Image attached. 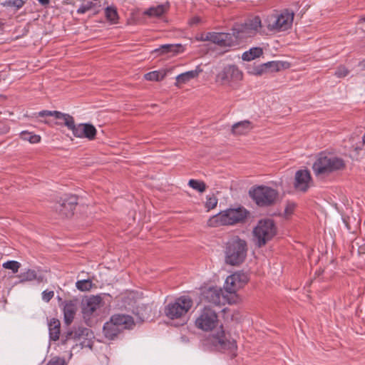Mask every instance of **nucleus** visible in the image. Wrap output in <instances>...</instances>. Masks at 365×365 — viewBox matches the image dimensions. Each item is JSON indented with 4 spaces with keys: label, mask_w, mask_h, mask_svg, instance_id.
I'll return each mask as SVG.
<instances>
[{
    "label": "nucleus",
    "mask_w": 365,
    "mask_h": 365,
    "mask_svg": "<svg viewBox=\"0 0 365 365\" xmlns=\"http://www.w3.org/2000/svg\"><path fill=\"white\" fill-rule=\"evenodd\" d=\"M49 336L53 341L59 339L60 335V322L58 319H53L48 324Z\"/></svg>",
    "instance_id": "obj_26"
},
{
    "label": "nucleus",
    "mask_w": 365,
    "mask_h": 365,
    "mask_svg": "<svg viewBox=\"0 0 365 365\" xmlns=\"http://www.w3.org/2000/svg\"><path fill=\"white\" fill-rule=\"evenodd\" d=\"M106 16L108 21L112 23H116L118 19V14L116 10L113 7H107L106 9Z\"/></svg>",
    "instance_id": "obj_36"
},
{
    "label": "nucleus",
    "mask_w": 365,
    "mask_h": 365,
    "mask_svg": "<svg viewBox=\"0 0 365 365\" xmlns=\"http://www.w3.org/2000/svg\"><path fill=\"white\" fill-rule=\"evenodd\" d=\"M77 311L76 304L73 301L66 302L63 306V316L66 324H70Z\"/></svg>",
    "instance_id": "obj_21"
},
{
    "label": "nucleus",
    "mask_w": 365,
    "mask_h": 365,
    "mask_svg": "<svg viewBox=\"0 0 365 365\" xmlns=\"http://www.w3.org/2000/svg\"><path fill=\"white\" fill-rule=\"evenodd\" d=\"M77 203V197L76 195L66 196L61 200V202L56 209L63 216L68 217L73 214V210Z\"/></svg>",
    "instance_id": "obj_18"
},
{
    "label": "nucleus",
    "mask_w": 365,
    "mask_h": 365,
    "mask_svg": "<svg viewBox=\"0 0 365 365\" xmlns=\"http://www.w3.org/2000/svg\"><path fill=\"white\" fill-rule=\"evenodd\" d=\"M121 330L114 324L111 319L103 326V333L106 338L113 339Z\"/></svg>",
    "instance_id": "obj_24"
},
{
    "label": "nucleus",
    "mask_w": 365,
    "mask_h": 365,
    "mask_svg": "<svg viewBox=\"0 0 365 365\" xmlns=\"http://www.w3.org/2000/svg\"><path fill=\"white\" fill-rule=\"evenodd\" d=\"M243 78L242 71L235 65L225 66L216 76V81L221 84L230 85Z\"/></svg>",
    "instance_id": "obj_14"
},
{
    "label": "nucleus",
    "mask_w": 365,
    "mask_h": 365,
    "mask_svg": "<svg viewBox=\"0 0 365 365\" xmlns=\"http://www.w3.org/2000/svg\"><path fill=\"white\" fill-rule=\"evenodd\" d=\"M296 207V205L294 202H288L284 209V215L286 217H289L292 215Z\"/></svg>",
    "instance_id": "obj_39"
},
{
    "label": "nucleus",
    "mask_w": 365,
    "mask_h": 365,
    "mask_svg": "<svg viewBox=\"0 0 365 365\" xmlns=\"http://www.w3.org/2000/svg\"><path fill=\"white\" fill-rule=\"evenodd\" d=\"M362 67L365 69V61L362 63Z\"/></svg>",
    "instance_id": "obj_48"
},
{
    "label": "nucleus",
    "mask_w": 365,
    "mask_h": 365,
    "mask_svg": "<svg viewBox=\"0 0 365 365\" xmlns=\"http://www.w3.org/2000/svg\"><path fill=\"white\" fill-rule=\"evenodd\" d=\"M54 296V292L53 291H48L44 290L42 292V299L46 302H48Z\"/></svg>",
    "instance_id": "obj_43"
},
{
    "label": "nucleus",
    "mask_w": 365,
    "mask_h": 365,
    "mask_svg": "<svg viewBox=\"0 0 365 365\" xmlns=\"http://www.w3.org/2000/svg\"><path fill=\"white\" fill-rule=\"evenodd\" d=\"M250 195L261 207L272 205L278 195L276 190L267 186H258L250 190Z\"/></svg>",
    "instance_id": "obj_10"
},
{
    "label": "nucleus",
    "mask_w": 365,
    "mask_h": 365,
    "mask_svg": "<svg viewBox=\"0 0 365 365\" xmlns=\"http://www.w3.org/2000/svg\"><path fill=\"white\" fill-rule=\"evenodd\" d=\"M276 233L277 228L272 220H261L253 230L254 241L258 247H262L272 240Z\"/></svg>",
    "instance_id": "obj_7"
},
{
    "label": "nucleus",
    "mask_w": 365,
    "mask_h": 365,
    "mask_svg": "<svg viewBox=\"0 0 365 365\" xmlns=\"http://www.w3.org/2000/svg\"><path fill=\"white\" fill-rule=\"evenodd\" d=\"M262 26V21L259 16L249 19L244 24H235L232 28V33H228L233 38L232 46L237 45L238 40H244L253 37L259 33H262L261 31Z\"/></svg>",
    "instance_id": "obj_1"
},
{
    "label": "nucleus",
    "mask_w": 365,
    "mask_h": 365,
    "mask_svg": "<svg viewBox=\"0 0 365 365\" xmlns=\"http://www.w3.org/2000/svg\"><path fill=\"white\" fill-rule=\"evenodd\" d=\"M205 345L211 349L220 351H229L233 352L237 349L235 341L227 339L222 327L216 334L209 336L205 341Z\"/></svg>",
    "instance_id": "obj_8"
},
{
    "label": "nucleus",
    "mask_w": 365,
    "mask_h": 365,
    "mask_svg": "<svg viewBox=\"0 0 365 365\" xmlns=\"http://www.w3.org/2000/svg\"><path fill=\"white\" fill-rule=\"evenodd\" d=\"M3 267L7 269H11L13 273L18 272L19 269L20 268V263L17 261L11 260L7 261L2 264Z\"/></svg>",
    "instance_id": "obj_35"
},
{
    "label": "nucleus",
    "mask_w": 365,
    "mask_h": 365,
    "mask_svg": "<svg viewBox=\"0 0 365 365\" xmlns=\"http://www.w3.org/2000/svg\"><path fill=\"white\" fill-rule=\"evenodd\" d=\"M183 51L181 44H164L154 50V52L160 53H178Z\"/></svg>",
    "instance_id": "obj_23"
},
{
    "label": "nucleus",
    "mask_w": 365,
    "mask_h": 365,
    "mask_svg": "<svg viewBox=\"0 0 365 365\" xmlns=\"http://www.w3.org/2000/svg\"><path fill=\"white\" fill-rule=\"evenodd\" d=\"M217 204V200L215 197H207V201H206V207H207L209 210L213 209L216 207Z\"/></svg>",
    "instance_id": "obj_42"
},
{
    "label": "nucleus",
    "mask_w": 365,
    "mask_h": 365,
    "mask_svg": "<svg viewBox=\"0 0 365 365\" xmlns=\"http://www.w3.org/2000/svg\"><path fill=\"white\" fill-rule=\"evenodd\" d=\"M363 143H364V144H365V133H364V135L363 136Z\"/></svg>",
    "instance_id": "obj_47"
},
{
    "label": "nucleus",
    "mask_w": 365,
    "mask_h": 365,
    "mask_svg": "<svg viewBox=\"0 0 365 365\" xmlns=\"http://www.w3.org/2000/svg\"><path fill=\"white\" fill-rule=\"evenodd\" d=\"M202 297L207 302L215 305L235 304L234 302L230 300L229 293L225 289L217 287L205 289L202 292Z\"/></svg>",
    "instance_id": "obj_13"
},
{
    "label": "nucleus",
    "mask_w": 365,
    "mask_h": 365,
    "mask_svg": "<svg viewBox=\"0 0 365 365\" xmlns=\"http://www.w3.org/2000/svg\"><path fill=\"white\" fill-rule=\"evenodd\" d=\"M266 73H273L279 71L284 68V63L282 61H269L264 63Z\"/></svg>",
    "instance_id": "obj_30"
},
{
    "label": "nucleus",
    "mask_w": 365,
    "mask_h": 365,
    "mask_svg": "<svg viewBox=\"0 0 365 365\" xmlns=\"http://www.w3.org/2000/svg\"><path fill=\"white\" fill-rule=\"evenodd\" d=\"M252 128L251 123L248 120L240 121L232 125V131L235 135H245Z\"/></svg>",
    "instance_id": "obj_22"
},
{
    "label": "nucleus",
    "mask_w": 365,
    "mask_h": 365,
    "mask_svg": "<svg viewBox=\"0 0 365 365\" xmlns=\"http://www.w3.org/2000/svg\"><path fill=\"white\" fill-rule=\"evenodd\" d=\"M232 36L228 33H215L210 32L205 35H202L199 40L205 41H210L221 47H232L233 43Z\"/></svg>",
    "instance_id": "obj_17"
},
{
    "label": "nucleus",
    "mask_w": 365,
    "mask_h": 365,
    "mask_svg": "<svg viewBox=\"0 0 365 365\" xmlns=\"http://www.w3.org/2000/svg\"><path fill=\"white\" fill-rule=\"evenodd\" d=\"M68 114L63 113L59 111H51V110H42L37 113V116L38 117H46V116H53L56 119L61 120L62 122L58 123V124L61 125L63 124L65 119L66 118Z\"/></svg>",
    "instance_id": "obj_27"
},
{
    "label": "nucleus",
    "mask_w": 365,
    "mask_h": 365,
    "mask_svg": "<svg viewBox=\"0 0 365 365\" xmlns=\"http://www.w3.org/2000/svg\"><path fill=\"white\" fill-rule=\"evenodd\" d=\"M188 185L200 192H203L206 190L205 183L200 180L191 179L188 182Z\"/></svg>",
    "instance_id": "obj_33"
},
{
    "label": "nucleus",
    "mask_w": 365,
    "mask_h": 365,
    "mask_svg": "<svg viewBox=\"0 0 365 365\" xmlns=\"http://www.w3.org/2000/svg\"><path fill=\"white\" fill-rule=\"evenodd\" d=\"M46 365H67L64 359L61 357L52 358Z\"/></svg>",
    "instance_id": "obj_41"
},
{
    "label": "nucleus",
    "mask_w": 365,
    "mask_h": 365,
    "mask_svg": "<svg viewBox=\"0 0 365 365\" xmlns=\"http://www.w3.org/2000/svg\"><path fill=\"white\" fill-rule=\"evenodd\" d=\"M42 5H46L49 3L50 0H38Z\"/></svg>",
    "instance_id": "obj_46"
},
{
    "label": "nucleus",
    "mask_w": 365,
    "mask_h": 365,
    "mask_svg": "<svg viewBox=\"0 0 365 365\" xmlns=\"http://www.w3.org/2000/svg\"><path fill=\"white\" fill-rule=\"evenodd\" d=\"M248 212L243 207L228 209L215 215L210 220L211 225H232L245 220Z\"/></svg>",
    "instance_id": "obj_6"
},
{
    "label": "nucleus",
    "mask_w": 365,
    "mask_h": 365,
    "mask_svg": "<svg viewBox=\"0 0 365 365\" xmlns=\"http://www.w3.org/2000/svg\"><path fill=\"white\" fill-rule=\"evenodd\" d=\"M24 4V1L23 0H14L9 1L8 2V5L11 6L16 7V9L21 8Z\"/></svg>",
    "instance_id": "obj_44"
},
{
    "label": "nucleus",
    "mask_w": 365,
    "mask_h": 365,
    "mask_svg": "<svg viewBox=\"0 0 365 365\" xmlns=\"http://www.w3.org/2000/svg\"><path fill=\"white\" fill-rule=\"evenodd\" d=\"M110 319L121 331L125 329H130L134 324L133 318L129 315L115 314Z\"/></svg>",
    "instance_id": "obj_20"
},
{
    "label": "nucleus",
    "mask_w": 365,
    "mask_h": 365,
    "mask_svg": "<svg viewBox=\"0 0 365 365\" xmlns=\"http://www.w3.org/2000/svg\"><path fill=\"white\" fill-rule=\"evenodd\" d=\"M92 282L90 279L78 280L76 283V287L81 291H88L92 287Z\"/></svg>",
    "instance_id": "obj_34"
},
{
    "label": "nucleus",
    "mask_w": 365,
    "mask_h": 365,
    "mask_svg": "<svg viewBox=\"0 0 365 365\" xmlns=\"http://www.w3.org/2000/svg\"><path fill=\"white\" fill-rule=\"evenodd\" d=\"M195 324L197 328L202 331H211L218 324L217 315L213 309L205 307L200 311Z\"/></svg>",
    "instance_id": "obj_12"
},
{
    "label": "nucleus",
    "mask_w": 365,
    "mask_h": 365,
    "mask_svg": "<svg viewBox=\"0 0 365 365\" xmlns=\"http://www.w3.org/2000/svg\"><path fill=\"white\" fill-rule=\"evenodd\" d=\"M264 66H265L264 63L257 65L249 70L248 73L254 76H262L264 73H267L266 68Z\"/></svg>",
    "instance_id": "obj_37"
},
{
    "label": "nucleus",
    "mask_w": 365,
    "mask_h": 365,
    "mask_svg": "<svg viewBox=\"0 0 365 365\" xmlns=\"http://www.w3.org/2000/svg\"><path fill=\"white\" fill-rule=\"evenodd\" d=\"M344 166V161L341 158L331 154H321L314 163L312 169L316 176L323 177L343 169Z\"/></svg>",
    "instance_id": "obj_3"
},
{
    "label": "nucleus",
    "mask_w": 365,
    "mask_h": 365,
    "mask_svg": "<svg viewBox=\"0 0 365 365\" xmlns=\"http://www.w3.org/2000/svg\"><path fill=\"white\" fill-rule=\"evenodd\" d=\"M166 7L165 5H158L155 7L150 8L146 14L152 16H160L165 12Z\"/></svg>",
    "instance_id": "obj_32"
},
{
    "label": "nucleus",
    "mask_w": 365,
    "mask_h": 365,
    "mask_svg": "<svg viewBox=\"0 0 365 365\" xmlns=\"http://www.w3.org/2000/svg\"><path fill=\"white\" fill-rule=\"evenodd\" d=\"M193 305L192 299L188 296H181L165 307V314L170 319H180L185 322V316Z\"/></svg>",
    "instance_id": "obj_5"
},
{
    "label": "nucleus",
    "mask_w": 365,
    "mask_h": 365,
    "mask_svg": "<svg viewBox=\"0 0 365 365\" xmlns=\"http://www.w3.org/2000/svg\"><path fill=\"white\" fill-rule=\"evenodd\" d=\"M349 74V70L343 66H339L335 71V76L338 78H344Z\"/></svg>",
    "instance_id": "obj_40"
},
{
    "label": "nucleus",
    "mask_w": 365,
    "mask_h": 365,
    "mask_svg": "<svg viewBox=\"0 0 365 365\" xmlns=\"http://www.w3.org/2000/svg\"><path fill=\"white\" fill-rule=\"evenodd\" d=\"M22 140L31 143H38L41 140V136L28 131H22L20 134Z\"/></svg>",
    "instance_id": "obj_31"
},
{
    "label": "nucleus",
    "mask_w": 365,
    "mask_h": 365,
    "mask_svg": "<svg viewBox=\"0 0 365 365\" xmlns=\"http://www.w3.org/2000/svg\"><path fill=\"white\" fill-rule=\"evenodd\" d=\"M249 280L248 275L243 272H237L228 276L225 280L224 288L229 293L230 300L237 303L239 297L237 294L238 289L242 288Z\"/></svg>",
    "instance_id": "obj_9"
},
{
    "label": "nucleus",
    "mask_w": 365,
    "mask_h": 365,
    "mask_svg": "<svg viewBox=\"0 0 365 365\" xmlns=\"http://www.w3.org/2000/svg\"><path fill=\"white\" fill-rule=\"evenodd\" d=\"M94 6L93 3L91 1H88L83 4H82L77 10V13L82 14H85L88 11H90L93 6Z\"/></svg>",
    "instance_id": "obj_38"
},
{
    "label": "nucleus",
    "mask_w": 365,
    "mask_h": 365,
    "mask_svg": "<svg viewBox=\"0 0 365 365\" xmlns=\"http://www.w3.org/2000/svg\"><path fill=\"white\" fill-rule=\"evenodd\" d=\"M294 16V12L288 10L269 14L264 18L262 25L272 33L284 31L291 28Z\"/></svg>",
    "instance_id": "obj_4"
},
{
    "label": "nucleus",
    "mask_w": 365,
    "mask_h": 365,
    "mask_svg": "<svg viewBox=\"0 0 365 365\" xmlns=\"http://www.w3.org/2000/svg\"><path fill=\"white\" fill-rule=\"evenodd\" d=\"M247 252V242L238 237H234L227 242L225 247V263L232 266L240 265L245 261Z\"/></svg>",
    "instance_id": "obj_2"
},
{
    "label": "nucleus",
    "mask_w": 365,
    "mask_h": 365,
    "mask_svg": "<svg viewBox=\"0 0 365 365\" xmlns=\"http://www.w3.org/2000/svg\"><path fill=\"white\" fill-rule=\"evenodd\" d=\"M63 125L71 130L73 135L76 138H88L91 140L96 137L97 131L93 125L89 123H79L76 125L73 118L68 114L65 119Z\"/></svg>",
    "instance_id": "obj_11"
},
{
    "label": "nucleus",
    "mask_w": 365,
    "mask_h": 365,
    "mask_svg": "<svg viewBox=\"0 0 365 365\" xmlns=\"http://www.w3.org/2000/svg\"><path fill=\"white\" fill-rule=\"evenodd\" d=\"M360 21H363V22H365V17L361 18Z\"/></svg>",
    "instance_id": "obj_49"
},
{
    "label": "nucleus",
    "mask_w": 365,
    "mask_h": 365,
    "mask_svg": "<svg viewBox=\"0 0 365 365\" xmlns=\"http://www.w3.org/2000/svg\"><path fill=\"white\" fill-rule=\"evenodd\" d=\"M167 75L165 70L154 71L145 74L144 78L147 81H159L163 80Z\"/></svg>",
    "instance_id": "obj_29"
},
{
    "label": "nucleus",
    "mask_w": 365,
    "mask_h": 365,
    "mask_svg": "<svg viewBox=\"0 0 365 365\" xmlns=\"http://www.w3.org/2000/svg\"><path fill=\"white\" fill-rule=\"evenodd\" d=\"M19 277L20 279V283L31 282L35 279L38 280V282L41 281V279L37 276L36 271L33 269H28L26 272H21L19 275Z\"/></svg>",
    "instance_id": "obj_28"
},
{
    "label": "nucleus",
    "mask_w": 365,
    "mask_h": 365,
    "mask_svg": "<svg viewBox=\"0 0 365 365\" xmlns=\"http://www.w3.org/2000/svg\"><path fill=\"white\" fill-rule=\"evenodd\" d=\"M202 72V69L200 68V66H197L194 70L186 71L185 73L179 74L175 78V86H180L182 84L188 83L192 79L197 78Z\"/></svg>",
    "instance_id": "obj_19"
},
{
    "label": "nucleus",
    "mask_w": 365,
    "mask_h": 365,
    "mask_svg": "<svg viewBox=\"0 0 365 365\" xmlns=\"http://www.w3.org/2000/svg\"><path fill=\"white\" fill-rule=\"evenodd\" d=\"M81 333L83 335H86L87 337H90L93 336L92 331L88 329H83L81 330Z\"/></svg>",
    "instance_id": "obj_45"
},
{
    "label": "nucleus",
    "mask_w": 365,
    "mask_h": 365,
    "mask_svg": "<svg viewBox=\"0 0 365 365\" xmlns=\"http://www.w3.org/2000/svg\"><path fill=\"white\" fill-rule=\"evenodd\" d=\"M263 54V50L260 47H252L245 51L242 55V59L245 61H251Z\"/></svg>",
    "instance_id": "obj_25"
},
{
    "label": "nucleus",
    "mask_w": 365,
    "mask_h": 365,
    "mask_svg": "<svg viewBox=\"0 0 365 365\" xmlns=\"http://www.w3.org/2000/svg\"><path fill=\"white\" fill-rule=\"evenodd\" d=\"M45 123H49L47 120L43 121Z\"/></svg>",
    "instance_id": "obj_50"
},
{
    "label": "nucleus",
    "mask_w": 365,
    "mask_h": 365,
    "mask_svg": "<svg viewBox=\"0 0 365 365\" xmlns=\"http://www.w3.org/2000/svg\"><path fill=\"white\" fill-rule=\"evenodd\" d=\"M103 306L102 298L99 296H92L82 302V313L85 319H90L92 317L100 314L101 308Z\"/></svg>",
    "instance_id": "obj_15"
},
{
    "label": "nucleus",
    "mask_w": 365,
    "mask_h": 365,
    "mask_svg": "<svg viewBox=\"0 0 365 365\" xmlns=\"http://www.w3.org/2000/svg\"><path fill=\"white\" fill-rule=\"evenodd\" d=\"M294 187L297 191L305 192L312 185L310 172L306 169H301L295 173Z\"/></svg>",
    "instance_id": "obj_16"
}]
</instances>
